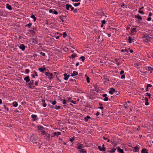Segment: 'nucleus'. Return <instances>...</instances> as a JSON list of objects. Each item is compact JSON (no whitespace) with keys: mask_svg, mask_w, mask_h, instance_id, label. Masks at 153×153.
Listing matches in <instances>:
<instances>
[{"mask_svg":"<svg viewBox=\"0 0 153 153\" xmlns=\"http://www.w3.org/2000/svg\"><path fill=\"white\" fill-rule=\"evenodd\" d=\"M125 75L124 74H122L121 76V79H123L125 78Z\"/></svg>","mask_w":153,"mask_h":153,"instance_id":"obj_57","label":"nucleus"},{"mask_svg":"<svg viewBox=\"0 0 153 153\" xmlns=\"http://www.w3.org/2000/svg\"><path fill=\"white\" fill-rule=\"evenodd\" d=\"M146 96H148L149 98H150V97H151V94H150L149 93H146Z\"/></svg>","mask_w":153,"mask_h":153,"instance_id":"obj_51","label":"nucleus"},{"mask_svg":"<svg viewBox=\"0 0 153 153\" xmlns=\"http://www.w3.org/2000/svg\"><path fill=\"white\" fill-rule=\"evenodd\" d=\"M97 86V85H95L94 86V87H95V90H93V91H96L97 92H99V89H98L96 87Z\"/></svg>","mask_w":153,"mask_h":153,"instance_id":"obj_38","label":"nucleus"},{"mask_svg":"<svg viewBox=\"0 0 153 153\" xmlns=\"http://www.w3.org/2000/svg\"><path fill=\"white\" fill-rule=\"evenodd\" d=\"M85 59V56H82L80 57L79 59H81L82 62H84Z\"/></svg>","mask_w":153,"mask_h":153,"instance_id":"obj_36","label":"nucleus"},{"mask_svg":"<svg viewBox=\"0 0 153 153\" xmlns=\"http://www.w3.org/2000/svg\"><path fill=\"white\" fill-rule=\"evenodd\" d=\"M33 40L32 41V42L36 44H38V40L37 38H33L32 39Z\"/></svg>","mask_w":153,"mask_h":153,"instance_id":"obj_8","label":"nucleus"},{"mask_svg":"<svg viewBox=\"0 0 153 153\" xmlns=\"http://www.w3.org/2000/svg\"><path fill=\"white\" fill-rule=\"evenodd\" d=\"M34 81L33 80H31L30 81V82L27 83V85H28V88L30 89H33L34 87V86L33 85V86L32 85L34 83Z\"/></svg>","mask_w":153,"mask_h":153,"instance_id":"obj_2","label":"nucleus"},{"mask_svg":"<svg viewBox=\"0 0 153 153\" xmlns=\"http://www.w3.org/2000/svg\"><path fill=\"white\" fill-rule=\"evenodd\" d=\"M4 108L6 109L7 111H9V109L8 107H6V105H4Z\"/></svg>","mask_w":153,"mask_h":153,"instance_id":"obj_56","label":"nucleus"},{"mask_svg":"<svg viewBox=\"0 0 153 153\" xmlns=\"http://www.w3.org/2000/svg\"><path fill=\"white\" fill-rule=\"evenodd\" d=\"M114 92H117V91H116L113 88H110V90L109 91V93L111 94H112Z\"/></svg>","mask_w":153,"mask_h":153,"instance_id":"obj_5","label":"nucleus"},{"mask_svg":"<svg viewBox=\"0 0 153 153\" xmlns=\"http://www.w3.org/2000/svg\"><path fill=\"white\" fill-rule=\"evenodd\" d=\"M40 54L41 55H42V56H45V54L44 53H43V52H40Z\"/></svg>","mask_w":153,"mask_h":153,"instance_id":"obj_55","label":"nucleus"},{"mask_svg":"<svg viewBox=\"0 0 153 153\" xmlns=\"http://www.w3.org/2000/svg\"><path fill=\"white\" fill-rule=\"evenodd\" d=\"M32 25V24L30 23H29L27 24V27L28 28H30V27H31V26Z\"/></svg>","mask_w":153,"mask_h":153,"instance_id":"obj_48","label":"nucleus"},{"mask_svg":"<svg viewBox=\"0 0 153 153\" xmlns=\"http://www.w3.org/2000/svg\"><path fill=\"white\" fill-rule=\"evenodd\" d=\"M49 101L52 103L53 105H55L56 103V102L55 100L52 101L51 100H50Z\"/></svg>","mask_w":153,"mask_h":153,"instance_id":"obj_35","label":"nucleus"},{"mask_svg":"<svg viewBox=\"0 0 153 153\" xmlns=\"http://www.w3.org/2000/svg\"><path fill=\"white\" fill-rule=\"evenodd\" d=\"M24 80L26 82H28L30 81V79L28 76L25 77L24 78Z\"/></svg>","mask_w":153,"mask_h":153,"instance_id":"obj_12","label":"nucleus"},{"mask_svg":"<svg viewBox=\"0 0 153 153\" xmlns=\"http://www.w3.org/2000/svg\"><path fill=\"white\" fill-rule=\"evenodd\" d=\"M47 137L45 138L48 141L50 140V134L48 133H47Z\"/></svg>","mask_w":153,"mask_h":153,"instance_id":"obj_25","label":"nucleus"},{"mask_svg":"<svg viewBox=\"0 0 153 153\" xmlns=\"http://www.w3.org/2000/svg\"><path fill=\"white\" fill-rule=\"evenodd\" d=\"M124 51L126 52V53H125L126 54H128L127 53L128 52V50L126 49H125L124 50Z\"/></svg>","mask_w":153,"mask_h":153,"instance_id":"obj_58","label":"nucleus"},{"mask_svg":"<svg viewBox=\"0 0 153 153\" xmlns=\"http://www.w3.org/2000/svg\"><path fill=\"white\" fill-rule=\"evenodd\" d=\"M91 118V117L88 115L86 117L84 118L85 121V122H87L88 121V119Z\"/></svg>","mask_w":153,"mask_h":153,"instance_id":"obj_23","label":"nucleus"},{"mask_svg":"<svg viewBox=\"0 0 153 153\" xmlns=\"http://www.w3.org/2000/svg\"><path fill=\"white\" fill-rule=\"evenodd\" d=\"M33 73L35 74V76H38V74H37V72L36 71H34Z\"/></svg>","mask_w":153,"mask_h":153,"instance_id":"obj_54","label":"nucleus"},{"mask_svg":"<svg viewBox=\"0 0 153 153\" xmlns=\"http://www.w3.org/2000/svg\"><path fill=\"white\" fill-rule=\"evenodd\" d=\"M77 146L76 148L78 149L81 150L83 148V146H84V145L82 144L78 143L77 144Z\"/></svg>","mask_w":153,"mask_h":153,"instance_id":"obj_4","label":"nucleus"},{"mask_svg":"<svg viewBox=\"0 0 153 153\" xmlns=\"http://www.w3.org/2000/svg\"><path fill=\"white\" fill-rule=\"evenodd\" d=\"M124 108H127L129 106L127 104V102H125V104L124 105Z\"/></svg>","mask_w":153,"mask_h":153,"instance_id":"obj_39","label":"nucleus"},{"mask_svg":"<svg viewBox=\"0 0 153 153\" xmlns=\"http://www.w3.org/2000/svg\"><path fill=\"white\" fill-rule=\"evenodd\" d=\"M98 148L99 150L101 151H105L104 149H103L102 147L101 146H98Z\"/></svg>","mask_w":153,"mask_h":153,"instance_id":"obj_28","label":"nucleus"},{"mask_svg":"<svg viewBox=\"0 0 153 153\" xmlns=\"http://www.w3.org/2000/svg\"><path fill=\"white\" fill-rule=\"evenodd\" d=\"M80 3H79V2L75 4L74 5V7H77V6H79L80 5Z\"/></svg>","mask_w":153,"mask_h":153,"instance_id":"obj_44","label":"nucleus"},{"mask_svg":"<svg viewBox=\"0 0 153 153\" xmlns=\"http://www.w3.org/2000/svg\"><path fill=\"white\" fill-rule=\"evenodd\" d=\"M49 12L50 13H52L55 15H57L58 14V12L53 9H49Z\"/></svg>","mask_w":153,"mask_h":153,"instance_id":"obj_6","label":"nucleus"},{"mask_svg":"<svg viewBox=\"0 0 153 153\" xmlns=\"http://www.w3.org/2000/svg\"><path fill=\"white\" fill-rule=\"evenodd\" d=\"M109 100L108 98V97H105V98L103 100L105 101H107Z\"/></svg>","mask_w":153,"mask_h":153,"instance_id":"obj_47","label":"nucleus"},{"mask_svg":"<svg viewBox=\"0 0 153 153\" xmlns=\"http://www.w3.org/2000/svg\"><path fill=\"white\" fill-rule=\"evenodd\" d=\"M75 139V137H73L70 139V141L71 142L73 141Z\"/></svg>","mask_w":153,"mask_h":153,"instance_id":"obj_45","label":"nucleus"},{"mask_svg":"<svg viewBox=\"0 0 153 153\" xmlns=\"http://www.w3.org/2000/svg\"><path fill=\"white\" fill-rule=\"evenodd\" d=\"M77 56V55L76 53H74L71 55V57L70 56H69V58H71V57L72 58H74Z\"/></svg>","mask_w":153,"mask_h":153,"instance_id":"obj_24","label":"nucleus"},{"mask_svg":"<svg viewBox=\"0 0 153 153\" xmlns=\"http://www.w3.org/2000/svg\"><path fill=\"white\" fill-rule=\"evenodd\" d=\"M147 87H152V85L150 84H148L147 85Z\"/></svg>","mask_w":153,"mask_h":153,"instance_id":"obj_61","label":"nucleus"},{"mask_svg":"<svg viewBox=\"0 0 153 153\" xmlns=\"http://www.w3.org/2000/svg\"><path fill=\"white\" fill-rule=\"evenodd\" d=\"M143 39V40L145 41L146 42H147L148 41H150V39L149 38H142Z\"/></svg>","mask_w":153,"mask_h":153,"instance_id":"obj_27","label":"nucleus"},{"mask_svg":"<svg viewBox=\"0 0 153 153\" xmlns=\"http://www.w3.org/2000/svg\"><path fill=\"white\" fill-rule=\"evenodd\" d=\"M136 31V28H132L131 29V33H134Z\"/></svg>","mask_w":153,"mask_h":153,"instance_id":"obj_33","label":"nucleus"},{"mask_svg":"<svg viewBox=\"0 0 153 153\" xmlns=\"http://www.w3.org/2000/svg\"><path fill=\"white\" fill-rule=\"evenodd\" d=\"M116 150V149L115 148H111V150L109 152L111 153H113Z\"/></svg>","mask_w":153,"mask_h":153,"instance_id":"obj_30","label":"nucleus"},{"mask_svg":"<svg viewBox=\"0 0 153 153\" xmlns=\"http://www.w3.org/2000/svg\"><path fill=\"white\" fill-rule=\"evenodd\" d=\"M147 70L149 71H153V68H152L150 66L147 67Z\"/></svg>","mask_w":153,"mask_h":153,"instance_id":"obj_32","label":"nucleus"},{"mask_svg":"<svg viewBox=\"0 0 153 153\" xmlns=\"http://www.w3.org/2000/svg\"><path fill=\"white\" fill-rule=\"evenodd\" d=\"M28 31L32 35H34L36 34V32L35 30H29Z\"/></svg>","mask_w":153,"mask_h":153,"instance_id":"obj_15","label":"nucleus"},{"mask_svg":"<svg viewBox=\"0 0 153 153\" xmlns=\"http://www.w3.org/2000/svg\"><path fill=\"white\" fill-rule=\"evenodd\" d=\"M128 42L129 43H131L132 42V40H133L134 39H132L131 36H129L128 37Z\"/></svg>","mask_w":153,"mask_h":153,"instance_id":"obj_21","label":"nucleus"},{"mask_svg":"<svg viewBox=\"0 0 153 153\" xmlns=\"http://www.w3.org/2000/svg\"><path fill=\"white\" fill-rule=\"evenodd\" d=\"M38 70L41 72L42 73H44V71H43V68H38Z\"/></svg>","mask_w":153,"mask_h":153,"instance_id":"obj_43","label":"nucleus"},{"mask_svg":"<svg viewBox=\"0 0 153 153\" xmlns=\"http://www.w3.org/2000/svg\"><path fill=\"white\" fill-rule=\"evenodd\" d=\"M148 150L145 148L143 149L141 152V153H149Z\"/></svg>","mask_w":153,"mask_h":153,"instance_id":"obj_11","label":"nucleus"},{"mask_svg":"<svg viewBox=\"0 0 153 153\" xmlns=\"http://www.w3.org/2000/svg\"><path fill=\"white\" fill-rule=\"evenodd\" d=\"M61 108L60 106H56V110H58L60 109Z\"/></svg>","mask_w":153,"mask_h":153,"instance_id":"obj_60","label":"nucleus"},{"mask_svg":"<svg viewBox=\"0 0 153 153\" xmlns=\"http://www.w3.org/2000/svg\"><path fill=\"white\" fill-rule=\"evenodd\" d=\"M61 132L59 131H58L57 132H54L53 133V135L54 136H56L57 137H58V136L59 135H60L61 134Z\"/></svg>","mask_w":153,"mask_h":153,"instance_id":"obj_13","label":"nucleus"},{"mask_svg":"<svg viewBox=\"0 0 153 153\" xmlns=\"http://www.w3.org/2000/svg\"><path fill=\"white\" fill-rule=\"evenodd\" d=\"M46 133V132L45 130L42 131H41V134H42V135L43 136L44 135H45V134Z\"/></svg>","mask_w":153,"mask_h":153,"instance_id":"obj_42","label":"nucleus"},{"mask_svg":"<svg viewBox=\"0 0 153 153\" xmlns=\"http://www.w3.org/2000/svg\"><path fill=\"white\" fill-rule=\"evenodd\" d=\"M38 82L37 81H36L35 82V85H36V86H37L38 85Z\"/></svg>","mask_w":153,"mask_h":153,"instance_id":"obj_64","label":"nucleus"},{"mask_svg":"<svg viewBox=\"0 0 153 153\" xmlns=\"http://www.w3.org/2000/svg\"><path fill=\"white\" fill-rule=\"evenodd\" d=\"M70 7H71V4H66V9L67 10H69Z\"/></svg>","mask_w":153,"mask_h":153,"instance_id":"obj_26","label":"nucleus"},{"mask_svg":"<svg viewBox=\"0 0 153 153\" xmlns=\"http://www.w3.org/2000/svg\"><path fill=\"white\" fill-rule=\"evenodd\" d=\"M63 75L64 76V79L65 80H67L69 78V76H70V75H68L67 74L65 73L63 74Z\"/></svg>","mask_w":153,"mask_h":153,"instance_id":"obj_10","label":"nucleus"},{"mask_svg":"<svg viewBox=\"0 0 153 153\" xmlns=\"http://www.w3.org/2000/svg\"><path fill=\"white\" fill-rule=\"evenodd\" d=\"M45 74L49 77L48 79H49L51 80L52 79L53 74L52 73L46 72L45 73Z\"/></svg>","mask_w":153,"mask_h":153,"instance_id":"obj_3","label":"nucleus"},{"mask_svg":"<svg viewBox=\"0 0 153 153\" xmlns=\"http://www.w3.org/2000/svg\"><path fill=\"white\" fill-rule=\"evenodd\" d=\"M42 104H43V106L44 107H45L47 105L45 103V102L43 103H42Z\"/></svg>","mask_w":153,"mask_h":153,"instance_id":"obj_63","label":"nucleus"},{"mask_svg":"<svg viewBox=\"0 0 153 153\" xmlns=\"http://www.w3.org/2000/svg\"><path fill=\"white\" fill-rule=\"evenodd\" d=\"M13 104L14 107H16L18 106V103L17 102H14L13 103Z\"/></svg>","mask_w":153,"mask_h":153,"instance_id":"obj_34","label":"nucleus"},{"mask_svg":"<svg viewBox=\"0 0 153 153\" xmlns=\"http://www.w3.org/2000/svg\"><path fill=\"white\" fill-rule=\"evenodd\" d=\"M101 22L102 25H105L106 23V21L105 19H104Z\"/></svg>","mask_w":153,"mask_h":153,"instance_id":"obj_53","label":"nucleus"},{"mask_svg":"<svg viewBox=\"0 0 153 153\" xmlns=\"http://www.w3.org/2000/svg\"><path fill=\"white\" fill-rule=\"evenodd\" d=\"M30 71L28 69H26L25 70V73L26 74H28L30 72Z\"/></svg>","mask_w":153,"mask_h":153,"instance_id":"obj_50","label":"nucleus"},{"mask_svg":"<svg viewBox=\"0 0 153 153\" xmlns=\"http://www.w3.org/2000/svg\"><path fill=\"white\" fill-rule=\"evenodd\" d=\"M0 16H4L5 15L4 13L3 10H0Z\"/></svg>","mask_w":153,"mask_h":153,"instance_id":"obj_19","label":"nucleus"},{"mask_svg":"<svg viewBox=\"0 0 153 153\" xmlns=\"http://www.w3.org/2000/svg\"><path fill=\"white\" fill-rule=\"evenodd\" d=\"M59 18L61 19V21H62V22H64V21L63 19V18L61 16H59Z\"/></svg>","mask_w":153,"mask_h":153,"instance_id":"obj_59","label":"nucleus"},{"mask_svg":"<svg viewBox=\"0 0 153 153\" xmlns=\"http://www.w3.org/2000/svg\"><path fill=\"white\" fill-rule=\"evenodd\" d=\"M67 100L65 99H64L62 102V103L64 105H66L67 104Z\"/></svg>","mask_w":153,"mask_h":153,"instance_id":"obj_40","label":"nucleus"},{"mask_svg":"<svg viewBox=\"0 0 153 153\" xmlns=\"http://www.w3.org/2000/svg\"><path fill=\"white\" fill-rule=\"evenodd\" d=\"M117 149L119 153H124L123 150L121 149L120 147H118L117 148Z\"/></svg>","mask_w":153,"mask_h":153,"instance_id":"obj_14","label":"nucleus"},{"mask_svg":"<svg viewBox=\"0 0 153 153\" xmlns=\"http://www.w3.org/2000/svg\"><path fill=\"white\" fill-rule=\"evenodd\" d=\"M19 48L22 51H24L25 50V46L23 44H21L19 47Z\"/></svg>","mask_w":153,"mask_h":153,"instance_id":"obj_9","label":"nucleus"},{"mask_svg":"<svg viewBox=\"0 0 153 153\" xmlns=\"http://www.w3.org/2000/svg\"><path fill=\"white\" fill-rule=\"evenodd\" d=\"M149 38V39L151 38V37L149 36L148 35H143L142 37V38Z\"/></svg>","mask_w":153,"mask_h":153,"instance_id":"obj_41","label":"nucleus"},{"mask_svg":"<svg viewBox=\"0 0 153 153\" xmlns=\"http://www.w3.org/2000/svg\"><path fill=\"white\" fill-rule=\"evenodd\" d=\"M102 148L103 149H104L105 151L106 149L105 147L104 144H103L102 145Z\"/></svg>","mask_w":153,"mask_h":153,"instance_id":"obj_62","label":"nucleus"},{"mask_svg":"<svg viewBox=\"0 0 153 153\" xmlns=\"http://www.w3.org/2000/svg\"><path fill=\"white\" fill-rule=\"evenodd\" d=\"M133 149H134V150H133V152H136L138 151L139 149L137 146H136L134 147H132Z\"/></svg>","mask_w":153,"mask_h":153,"instance_id":"obj_17","label":"nucleus"},{"mask_svg":"<svg viewBox=\"0 0 153 153\" xmlns=\"http://www.w3.org/2000/svg\"><path fill=\"white\" fill-rule=\"evenodd\" d=\"M80 152L81 153H87L86 151L84 149H83L80 150Z\"/></svg>","mask_w":153,"mask_h":153,"instance_id":"obj_31","label":"nucleus"},{"mask_svg":"<svg viewBox=\"0 0 153 153\" xmlns=\"http://www.w3.org/2000/svg\"><path fill=\"white\" fill-rule=\"evenodd\" d=\"M31 117L33 119V121H35L38 119L36 115L32 114L31 115Z\"/></svg>","mask_w":153,"mask_h":153,"instance_id":"obj_7","label":"nucleus"},{"mask_svg":"<svg viewBox=\"0 0 153 153\" xmlns=\"http://www.w3.org/2000/svg\"><path fill=\"white\" fill-rule=\"evenodd\" d=\"M138 12L139 13L142 15H143L144 14V13L143 11L139 10Z\"/></svg>","mask_w":153,"mask_h":153,"instance_id":"obj_46","label":"nucleus"},{"mask_svg":"<svg viewBox=\"0 0 153 153\" xmlns=\"http://www.w3.org/2000/svg\"><path fill=\"white\" fill-rule=\"evenodd\" d=\"M122 4L121 6V7H124L125 8H127V6L126 5H125L124 3L123 2L122 3Z\"/></svg>","mask_w":153,"mask_h":153,"instance_id":"obj_37","label":"nucleus"},{"mask_svg":"<svg viewBox=\"0 0 153 153\" xmlns=\"http://www.w3.org/2000/svg\"><path fill=\"white\" fill-rule=\"evenodd\" d=\"M135 18L140 20L142 19V17L139 14H138L137 15H135Z\"/></svg>","mask_w":153,"mask_h":153,"instance_id":"obj_18","label":"nucleus"},{"mask_svg":"<svg viewBox=\"0 0 153 153\" xmlns=\"http://www.w3.org/2000/svg\"><path fill=\"white\" fill-rule=\"evenodd\" d=\"M6 7L7 8L10 10H12V7L11 5H10L8 4H7L6 5Z\"/></svg>","mask_w":153,"mask_h":153,"instance_id":"obj_16","label":"nucleus"},{"mask_svg":"<svg viewBox=\"0 0 153 153\" xmlns=\"http://www.w3.org/2000/svg\"><path fill=\"white\" fill-rule=\"evenodd\" d=\"M63 37L65 38L66 36H67V33L66 32H64L63 33Z\"/></svg>","mask_w":153,"mask_h":153,"instance_id":"obj_49","label":"nucleus"},{"mask_svg":"<svg viewBox=\"0 0 153 153\" xmlns=\"http://www.w3.org/2000/svg\"><path fill=\"white\" fill-rule=\"evenodd\" d=\"M78 74V73L76 71H74L73 72L72 74L71 75V76H76Z\"/></svg>","mask_w":153,"mask_h":153,"instance_id":"obj_20","label":"nucleus"},{"mask_svg":"<svg viewBox=\"0 0 153 153\" xmlns=\"http://www.w3.org/2000/svg\"><path fill=\"white\" fill-rule=\"evenodd\" d=\"M30 17L33 19L34 22H35L36 19V18L35 17V16L33 14Z\"/></svg>","mask_w":153,"mask_h":153,"instance_id":"obj_29","label":"nucleus"},{"mask_svg":"<svg viewBox=\"0 0 153 153\" xmlns=\"http://www.w3.org/2000/svg\"><path fill=\"white\" fill-rule=\"evenodd\" d=\"M87 82L88 83H89L90 82V79L87 76V79H86Z\"/></svg>","mask_w":153,"mask_h":153,"instance_id":"obj_52","label":"nucleus"},{"mask_svg":"<svg viewBox=\"0 0 153 153\" xmlns=\"http://www.w3.org/2000/svg\"><path fill=\"white\" fill-rule=\"evenodd\" d=\"M37 128L39 130H42L44 129V127L40 125L37 126Z\"/></svg>","mask_w":153,"mask_h":153,"instance_id":"obj_22","label":"nucleus"},{"mask_svg":"<svg viewBox=\"0 0 153 153\" xmlns=\"http://www.w3.org/2000/svg\"><path fill=\"white\" fill-rule=\"evenodd\" d=\"M30 140L32 144L36 146L39 149L41 148V145L42 143H39V140L37 137L31 136Z\"/></svg>","mask_w":153,"mask_h":153,"instance_id":"obj_1","label":"nucleus"}]
</instances>
